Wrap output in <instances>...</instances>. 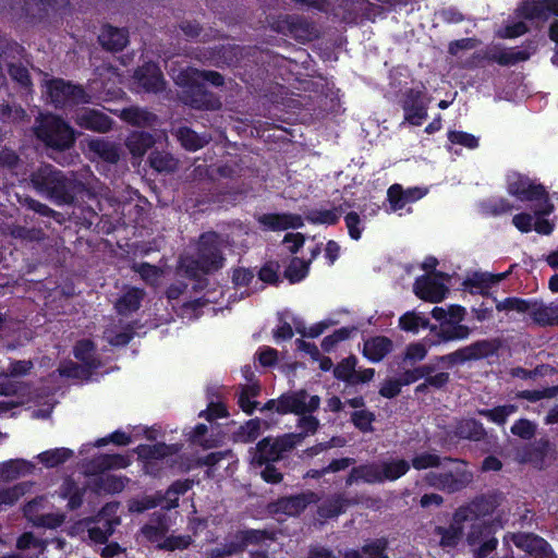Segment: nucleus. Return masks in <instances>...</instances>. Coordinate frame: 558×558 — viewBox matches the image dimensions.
Returning <instances> with one entry per match:
<instances>
[{
    "instance_id": "423d86ee",
    "label": "nucleus",
    "mask_w": 558,
    "mask_h": 558,
    "mask_svg": "<svg viewBox=\"0 0 558 558\" xmlns=\"http://www.w3.org/2000/svg\"><path fill=\"white\" fill-rule=\"evenodd\" d=\"M298 436L284 434L279 437H265L256 445L254 460L259 464L275 462L284 458V456L295 448Z\"/></svg>"
},
{
    "instance_id": "e433bc0d",
    "label": "nucleus",
    "mask_w": 558,
    "mask_h": 558,
    "mask_svg": "<svg viewBox=\"0 0 558 558\" xmlns=\"http://www.w3.org/2000/svg\"><path fill=\"white\" fill-rule=\"evenodd\" d=\"M551 449V444L546 438H541L526 445L521 453V462L541 464Z\"/></svg>"
},
{
    "instance_id": "de8ad7c7",
    "label": "nucleus",
    "mask_w": 558,
    "mask_h": 558,
    "mask_svg": "<svg viewBox=\"0 0 558 558\" xmlns=\"http://www.w3.org/2000/svg\"><path fill=\"white\" fill-rule=\"evenodd\" d=\"M194 481L186 480H178L173 482L169 488L166 490V494L161 496L162 501H167L166 509L177 508L179 506V496L184 495L187 490L193 487Z\"/></svg>"
},
{
    "instance_id": "f257e3e1",
    "label": "nucleus",
    "mask_w": 558,
    "mask_h": 558,
    "mask_svg": "<svg viewBox=\"0 0 558 558\" xmlns=\"http://www.w3.org/2000/svg\"><path fill=\"white\" fill-rule=\"evenodd\" d=\"M34 190L58 205H74L78 197H95L98 180L88 170L63 172L50 163H41L29 174Z\"/></svg>"
},
{
    "instance_id": "0e129e2a",
    "label": "nucleus",
    "mask_w": 558,
    "mask_h": 558,
    "mask_svg": "<svg viewBox=\"0 0 558 558\" xmlns=\"http://www.w3.org/2000/svg\"><path fill=\"white\" fill-rule=\"evenodd\" d=\"M192 544V537L190 535H180L174 536L170 535L165 537V539L156 545V548L159 550H183L186 549Z\"/></svg>"
},
{
    "instance_id": "603ef678",
    "label": "nucleus",
    "mask_w": 558,
    "mask_h": 558,
    "mask_svg": "<svg viewBox=\"0 0 558 558\" xmlns=\"http://www.w3.org/2000/svg\"><path fill=\"white\" fill-rule=\"evenodd\" d=\"M95 344L87 339L77 341L74 347V356L89 368H98L100 363L94 355Z\"/></svg>"
},
{
    "instance_id": "f3484780",
    "label": "nucleus",
    "mask_w": 558,
    "mask_h": 558,
    "mask_svg": "<svg viewBox=\"0 0 558 558\" xmlns=\"http://www.w3.org/2000/svg\"><path fill=\"white\" fill-rule=\"evenodd\" d=\"M404 119L413 125H421L427 118V105L424 101V93L417 89H408L402 101Z\"/></svg>"
},
{
    "instance_id": "e2e57ef3",
    "label": "nucleus",
    "mask_w": 558,
    "mask_h": 558,
    "mask_svg": "<svg viewBox=\"0 0 558 558\" xmlns=\"http://www.w3.org/2000/svg\"><path fill=\"white\" fill-rule=\"evenodd\" d=\"M162 502L161 496H144L129 500L128 508L130 512L142 513L146 510L156 508Z\"/></svg>"
},
{
    "instance_id": "a18cd8bd",
    "label": "nucleus",
    "mask_w": 558,
    "mask_h": 558,
    "mask_svg": "<svg viewBox=\"0 0 558 558\" xmlns=\"http://www.w3.org/2000/svg\"><path fill=\"white\" fill-rule=\"evenodd\" d=\"M144 292L140 289L132 288L121 295L116 302V308L119 314L128 315L138 310Z\"/></svg>"
},
{
    "instance_id": "0eeeda50",
    "label": "nucleus",
    "mask_w": 558,
    "mask_h": 558,
    "mask_svg": "<svg viewBox=\"0 0 558 558\" xmlns=\"http://www.w3.org/2000/svg\"><path fill=\"white\" fill-rule=\"evenodd\" d=\"M508 192L520 199L535 202L534 214L536 216H547L554 209L553 204L549 202L548 194L541 184L534 185L527 180L518 179L509 183Z\"/></svg>"
},
{
    "instance_id": "69168bd1",
    "label": "nucleus",
    "mask_w": 558,
    "mask_h": 558,
    "mask_svg": "<svg viewBox=\"0 0 558 558\" xmlns=\"http://www.w3.org/2000/svg\"><path fill=\"white\" fill-rule=\"evenodd\" d=\"M436 366L432 364H424L412 369H407L400 375L401 383L407 386L421 378H425V375L429 373H435Z\"/></svg>"
},
{
    "instance_id": "5fc2aeb1",
    "label": "nucleus",
    "mask_w": 558,
    "mask_h": 558,
    "mask_svg": "<svg viewBox=\"0 0 558 558\" xmlns=\"http://www.w3.org/2000/svg\"><path fill=\"white\" fill-rule=\"evenodd\" d=\"M342 214L341 207L332 209H312L306 213L305 218L312 223L335 225Z\"/></svg>"
},
{
    "instance_id": "f03ea898",
    "label": "nucleus",
    "mask_w": 558,
    "mask_h": 558,
    "mask_svg": "<svg viewBox=\"0 0 558 558\" xmlns=\"http://www.w3.org/2000/svg\"><path fill=\"white\" fill-rule=\"evenodd\" d=\"M34 133L47 147L59 151L69 149L75 143L74 130L53 114H40L35 121Z\"/></svg>"
},
{
    "instance_id": "1a4fd4ad",
    "label": "nucleus",
    "mask_w": 558,
    "mask_h": 558,
    "mask_svg": "<svg viewBox=\"0 0 558 558\" xmlns=\"http://www.w3.org/2000/svg\"><path fill=\"white\" fill-rule=\"evenodd\" d=\"M320 500L318 494L313 490H304L296 495L286 496L278 498L277 500L267 505L268 513L286 514L290 517H296L301 514L307 506L317 504Z\"/></svg>"
},
{
    "instance_id": "7ed1b4c3",
    "label": "nucleus",
    "mask_w": 558,
    "mask_h": 558,
    "mask_svg": "<svg viewBox=\"0 0 558 558\" xmlns=\"http://www.w3.org/2000/svg\"><path fill=\"white\" fill-rule=\"evenodd\" d=\"M501 345L502 341L498 338L478 340L449 354L437 356L436 360L447 367H453L470 361L492 356L499 351Z\"/></svg>"
},
{
    "instance_id": "79ce46f5",
    "label": "nucleus",
    "mask_w": 558,
    "mask_h": 558,
    "mask_svg": "<svg viewBox=\"0 0 558 558\" xmlns=\"http://www.w3.org/2000/svg\"><path fill=\"white\" fill-rule=\"evenodd\" d=\"M88 148L104 161L116 163L120 159L119 147L112 142L93 140L88 143Z\"/></svg>"
},
{
    "instance_id": "338daca9",
    "label": "nucleus",
    "mask_w": 558,
    "mask_h": 558,
    "mask_svg": "<svg viewBox=\"0 0 558 558\" xmlns=\"http://www.w3.org/2000/svg\"><path fill=\"white\" fill-rule=\"evenodd\" d=\"M558 395V386H551L542 390H522L517 393L518 399H525L530 402H536L542 399H551Z\"/></svg>"
},
{
    "instance_id": "bf43d9fd",
    "label": "nucleus",
    "mask_w": 558,
    "mask_h": 558,
    "mask_svg": "<svg viewBox=\"0 0 558 558\" xmlns=\"http://www.w3.org/2000/svg\"><path fill=\"white\" fill-rule=\"evenodd\" d=\"M310 262H305L299 257H293L289 266L284 270V277L291 282L301 281L308 272Z\"/></svg>"
},
{
    "instance_id": "f8f14e48",
    "label": "nucleus",
    "mask_w": 558,
    "mask_h": 558,
    "mask_svg": "<svg viewBox=\"0 0 558 558\" xmlns=\"http://www.w3.org/2000/svg\"><path fill=\"white\" fill-rule=\"evenodd\" d=\"M466 543L472 547V553L476 558L488 557L498 545L494 536L492 526L485 522L476 521L472 523L466 534Z\"/></svg>"
},
{
    "instance_id": "4468645a",
    "label": "nucleus",
    "mask_w": 558,
    "mask_h": 558,
    "mask_svg": "<svg viewBox=\"0 0 558 558\" xmlns=\"http://www.w3.org/2000/svg\"><path fill=\"white\" fill-rule=\"evenodd\" d=\"M179 98L194 109L215 110L220 106L219 100L199 83L185 82Z\"/></svg>"
},
{
    "instance_id": "6e6552de",
    "label": "nucleus",
    "mask_w": 558,
    "mask_h": 558,
    "mask_svg": "<svg viewBox=\"0 0 558 558\" xmlns=\"http://www.w3.org/2000/svg\"><path fill=\"white\" fill-rule=\"evenodd\" d=\"M48 95L56 107L88 104L93 95L81 85H74L61 78L52 80L48 85Z\"/></svg>"
},
{
    "instance_id": "2f4dec72",
    "label": "nucleus",
    "mask_w": 558,
    "mask_h": 558,
    "mask_svg": "<svg viewBox=\"0 0 558 558\" xmlns=\"http://www.w3.org/2000/svg\"><path fill=\"white\" fill-rule=\"evenodd\" d=\"M239 533L245 549L248 546L262 547L266 545L267 542H275L278 535L277 531L274 529H244L239 530Z\"/></svg>"
},
{
    "instance_id": "cd10ccee",
    "label": "nucleus",
    "mask_w": 558,
    "mask_h": 558,
    "mask_svg": "<svg viewBox=\"0 0 558 558\" xmlns=\"http://www.w3.org/2000/svg\"><path fill=\"white\" fill-rule=\"evenodd\" d=\"M393 348L392 341L384 336L373 337L364 342L363 354L372 362H379L388 355Z\"/></svg>"
},
{
    "instance_id": "412c9836",
    "label": "nucleus",
    "mask_w": 558,
    "mask_h": 558,
    "mask_svg": "<svg viewBox=\"0 0 558 558\" xmlns=\"http://www.w3.org/2000/svg\"><path fill=\"white\" fill-rule=\"evenodd\" d=\"M169 531L168 517L162 511L154 512L148 523L142 529V535L150 543H161Z\"/></svg>"
},
{
    "instance_id": "a878e982",
    "label": "nucleus",
    "mask_w": 558,
    "mask_h": 558,
    "mask_svg": "<svg viewBox=\"0 0 558 558\" xmlns=\"http://www.w3.org/2000/svg\"><path fill=\"white\" fill-rule=\"evenodd\" d=\"M258 222L270 230L296 229L303 226L302 217L294 214H264L259 216Z\"/></svg>"
},
{
    "instance_id": "4c0bfd02",
    "label": "nucleus",
    "mask_w": 558,
    "mask_h": 558,
    "mask_svg": "<svg viewBox=\"0 0 558 558\" xmlns=\"http://www.w3.org/2000/svg\"><path fill=\"white\" fill-rule=\"evenodd\" d=\"M155 140L147 132H132L125 142V145L133 157L141 158L154 145Z\"/></svg>"
},
{
    "instance_id": "aec40b11",
    "label": "nucleus",
    "mask_w": 558,
    "mask_h": 558,
    "mask_svg": "<svg viewBox=\"0 0 558 558\" xmlns=\"http://www.w3.org/2000/svg\"><path fill=\"white\" fill-rule=\"evenodd\" d=\"M131 463L128 456L99 454L86 464V471L90 474H99L110 470L124 469Z\"/></svg>"
},
{
    "instance_id": "c03bdc74",
    "label": "nucleus",
    "mask_w": 558,
    "mask_h": 558,
    "mask_svg": "<svg viewBox=\"0 0 558 558\" xmlns=\"http://www.w3.org/2000/svg\"><path fill=\"white\" fill-rule=\"evenodd\" d=\"M148 161L150 167L158 172H174L179 166V160L170 153L163 150L151 151Z\"/></svg>"
},
{
    "instance_id": "6ab92c4d",
    "label": "nucleus",
    "mask_w": 558,
    "mask_h": 558,
    "mask_svg": "<svg viewBox=\"0 0 558 558\" xmlns=\"http://www.w3.org/2000/svg\"><path fill=\"white\" fill-rule=\"evenodd\" d=\"M74 121L81 128L106 133L111 129L112 120L102 111L89 108H81L75 111Z\"/></svg>"
},
{
    "instance_id": "39448f33",
    "label": "nucleus",
    "mask_w": 558,
    "mask_h": 558,
    "mask_svg": "<svg viewBox=\"0 0 558 558\" xmlns=\"http://www.w3.org/2000/svg\"><path fill=\"white\" fill-rule=\"evenodd\" d=\"M226 242L216 232H206L201 235L197 248L198 258L203 266V274H211L223 266L222 248Z\"/></svg>"
},
{
    "instance_id": "9d476101",
    "label": "nucleus",
    "mask_w": 558,
    "mask_h": 558,
    "mask_svg": "<svg viewBox=\"0 0 558 558\" xmlns=\"http://www.w3.org/2000/svg\"><path fill=\"white\" fill-rule=\"evenodd\" d=\"M502 494L492 493L475 497L466 506H462L456 510V521L465 522L492 514L502 502Z\"/></svg>"
},
{
    "instance_id": "13d9d810",
    "label": "nucleus",
    "mask_w": 558,
    "mask_h": 558,
    "mask_svg": "<svg viewBox=\"0 0 558 558\" xmlns=\"http://www.w3.org/2000/svg\"><path fill=\"white\" fill-rule=\"evenodd\" d=\"M129 480L116 475L101 476L96 482V488L99 493L116 494L124 489Z\"/></svg>"
},
{
    "instance_id": "c85d7f7f",
    "label": "nucleus",
    "mask_w": 558,
    "mask_h": 558,
    "mask_svg": "<svg viewBox=\"0 0 558 558\" xmlns=\"http://www.w3.org/2000/svg\"><path fill=\"white\" fill-rule=\"evenodd\" d=\"M98 39L100 45L110 51H121L129 41L125 29L110 25L104 26Z\"/></svg>"
},
{
    "instance_id": "dca6fc26",
    "label": "nucleus",
    "mask_w": 558,
    "mask_h": 558,
    "mask_svg": "<svg viewBox=\"0 0 558 558\" xmlns=\"http://www.w3.org/2000/svg\"><path fill=\"white\" fill-rule=\"evenodd\" d=\"M356 365L357 359L354 355H350L336 365L333 376L352 386L371 381L375 375V369L357 371Z\"/></svg>"
},
{
    "instance_id": "4d7b16f0",
    "label": "nucleus",
    "mask_w": 558,
    "mask_h": 558,
    "mask_svg": "<svg viewBox=\"0 0 558 558\" xmlns=\"http://www.w3.org/2000/svg\"><path fill=\"white\" fill-rule=\"evenodd\" d=\"M29 482L19 483L14 486L0 489V507L16 502L31 488Z\"/></svg>"
},
{
    "instance_id": "2eb2a0df",
    "label": "nucleus",
    "mask_w": 558,
    "mask_h": 558,
    "mask_svg": "<svg viewBox=\"0 0 558 558\" xmlns=\"http://www.w3.org/2000/svg\"><path fill=\"white\" fill-rule=\"evenodd\" d=\"M241 56L242 49L239 46L227 44L201 50L197 59L213 66L222 68L235 64Z\"/></svg>"
},
{
    "instance_id": "49530a36",
    "label": "nucleus",
    "mask_w": 558,
    "mask_h": 558,
    "mask_svg": "<svg viewBox=\"0 0 558 558\" xmlns=\"http://www.w3.org/2000/svg\"><path fill=\"white\" fill-rule=\"evenodd\" d=\"M74 457L73 450L69 448H56L44 451L38 454L37 459L46 468H57Z\"/></svg>"
},
{
    "instance_id": "c9c22d12",
    "label": "nucleus",
    "mask_w": 558,
    "mask_h": 558,
    "mask_svg": "<svg viewBox=\"0 0 558 558\" xmlns=\"http://www.w3.org/2000/svg\"><path fill=\"white\" fill-rule=\"evenodd\" d=\"M530 315L534 322L542 326H553L558 324V305L532 302Z\"/></svg>"
},
{
    "instance_id": "37998d69",
    "label": "nucleus",
    "mask_w": 558,
    "mask_h": 558,
    "mask_svg": "<svg viewBox=\"0 0 558 558\" xmlns=\"http://www.w3.org/2000/svg\"><path fill=\"white\" fill-rule=\"evenodd\" d=\"M120 507L119 502H108L95 517L86 518L85 522L87 525L104 523L116 527L121 523L120 517L117 514Z\"/></svg>"
},
{
    "instance_id": "5701e85b",
    "label": "nucleus",
    "mask_w": 558,
    "mask_h": 558,
    "mask_svg": "<svg viewBox=\"0 0 558 558\" xmlns=\"http://www.w3.org/2000/svg\"><path fill=\"white\" fill-rule=\"evenodd\" d=\"M427 193L426 189L413 187L403 190L400 184H393L388 189V199L393 210L401 209L405 204L422 198Z\"/></svg>"
},
{
    "instance_id": "473e14b6",
    "label": "nucleus",
    "mask_w": 558,
    "mask_h": 558,
    "mask_svg": "<svg viewBox=\"0 0 558 558\" xmlns=\"http://www.w3.org/2000/svg\"><path fill=\"white\" fill-rule=\"evenodd\" d=\"M351 505V500L342 494H336L327 498L317 508V514L322 519H331L341 514Z\"/></svg>"
},
{
    "instance_id": "a211bd4d",
    "label": "nucleus",
    "mask_w": 558,
    "mask_h": 558,
    "mask_svg": "<svg viewBox=\"0 0 558 558\" xmlns=\"http://www.w3.org/2000/svg\"><path fill=\"white\" fill-rule=\"evenodd\" d=\"M138 88L146 93H160L165 89L166 82L162 72L155 63L148 62L138 68L134 74Z\"/></svg>"
},
{
    "instance_id": "393cba45",
    "label": "nucleus",
    "mask_w": 558,
    "mask_h": 558,
    "mask_svg": "<svg viewBox=\"0 0 558 558\" xmlns=\"http://www.w3.org/2000/svg\"><path fill=\"white\" fill-rule=\"evenodd\" d=\"M118 116L124 122L137 128H149L157 122L155 113L138 106L123 108L119 111Z\"/></svg>"
},
{
    "instance_id": "4be33fe9",
    "label": "nucleus",
    "mask_w": 558,
    "mask_h": 558,
    "mask_svg": "<svg viewBox=\"0 0 558 558\" xmlns=\"http://www.w3.org/2000/svg\"><path fill=\"white\" fill-rule=\"evenodd\" d=\"M414 292L424 301L438 303L444 300L447 288L442 283L423 276L416 279Z\"/></svg>"
},
{
    "instance_id": "774afa93",
    "label": "nucleus",
    "mask_w": 558,
    "mask_h": 558,
    "mask_svg": "<svg viewBox=\"0 0 558 558\" xmlns=\"http://www.w3.org/2000/svg\"><path fill=\"white\" fill-rule=\"evenodd\" d=\"M510 430L514 436H518L524 440H530L536 434V425L530 420L520 418L514 422Z\"/></svg>"
},
{
    "instance_id": "8fccbe9b",
    "label": "nucleus",
    "mask_w": 558,
    "mask_h": 558,
    "mask_svg": "<svg viewBox=\"0 0 558 558\" xmlns=\"http://www.w3.org/2000/svg\"><path fill=\"white\" fill-rule=\"evenodd\" d=\"M463 522L456 521V513L453 514L452 523L448 527L437 526L436 534L440 536V544L445 547H453L458 544L463 534Z\"/></svg>"
},
{
    "instance_id": "bb28decb",
    "label": "nucleus",
    "mask_w": 558,
    "mask_h": 558,
    "mask_svg": "<svg viewBox=\"0 0 558 558\" xmlns=\"http://www.w3.org/2000/svg\"><path fill=\"white\" fill-rule=\"evenodd\" d=\"M182 449L181 444H172L167 445L165 442H157L155 445H140L135 452L138 454V458L149 460V459H167L168 457H172L179 453Z\"/></svg>"
},
{
    "instance_id": "09e8293b",
    "label": "nucleus",
    "mask_w": 558,
    "mask_h": 558,
    "mask_svg": "<svg viewBox=\"0 0 558 558\" xmlns=\"http://www.w3.org/2000/svg\"><path fill=\"white\" fill-rule=\"evenodd\" d=\"M263 424L268 427L266 422L257 417L247 421L234 433V439L243 444L253 442L260 435Z\"/></svg>"
},
{
    "instance_id": "864d4df0",
    "label": "nucleus",
    "mask_w": 558,
    "mask_h": 558,
    "mask_svg": "<svg viewBox=\"0 0 558 558\" xmlns=\"http://www.w3.org/2000/svg\"><path fill=\"white\" fill-rule=\"evenodd\" d=\"M259 392L260 386L257 383H252L241 387L238 402L240 408L246 414H252L254 410L257 408L258 402L252 401L251 399L257 397Z\"/></svg>"
},
{
    "instance_id": "20e7f679",
    "label": "nucleus",
    "mask_w": 558,
    "mask_h": 558,
    "mask_svg": "<svg viewBox=\"0 0 558 558\" xmlns=\"http://www.w3.org/2000/svg\"><path fill=\"white\" fill-rule=\"evenodd\" d=\"M423 481L430 487L453 494L469 486L473 481V473L464 466L458 465L441 472H428Z\"/></svg>"
},
{
    "instance_id": "72a5a7b5",
    "label": "nucleus",
    "mask_w": 558,
    "mask_h": 558,
    "mask_svg": "<svg viewBox=\"0 0 558 558\" xmlns=\"http://www.w3.org/2000/svg\"><path fill=\"white\" fill-rule=\"evenodd\" d=\"M175 137L187 150H197L207 145L211 137L208 134H197L187 126H180L174 132Z\"/></svg>"
},
{
    "instance_id": "7c9ffc66",
    "label": "nucleus",
    "mask_w": 558,
    "mask_h": 558,
    "mask_svg": "<svg viewBox=\"0 0 558 558\" xmlns=\"http://www.w3.org/2000/svg\"><path fill=\"white\" fill-rule=\"evenodd\" d=\"M35 465L23 459H12L0 463V481L9 482L34 471Z\"/></svg>"
},
{
    "instance_id": "58836bf2",
    "label": "nucleus",
    "mask_w": 558,
    "mask_h": 558,
    "mask_svg": "<svg viewBox=\"0 0 558 558\" xmlns=\"http://www.w3.org/2000/svg\"><path fill=\"white\" fill-rule=\"evenodd\" d=\"M517 13L527 20H546L548 17L547 0H525L517 9Z\"/></svg>"
},
{
    "instance_id": "f704fd0d",
    "label": "nucleus",
    "mask_w": 558,
    "mask_h": 558,
    "mask_svg": "<svg viewBox=\"0 0 558 558\" xmlns=\"http://www.w3.org/2000/svg\"><path fill=\"white\" fill-rule=\"evenodd\" d=\"M470 333L471 329L468 326L461 325L460 323H451V320H444L436 331L438 343L463 340L466 339Z\"/></svg>"
},
{
    "instance_id": "ea45409f",
    "label": "nucleus",
    "mask_w": 558,
    "mask_h": 558,
    "mask_svg": "<svg viewBox=\"0 0 558 558\" xmlns=\"http://www.w3.org/2000/svg\"><path fill=\"white\" fill-rule=\"evenodd\" d=\"M381 483L396 481L410 470V463L404 459H391L379 462Z\"/></svg>"
},
{
    "instance_id": "680f3d73",
    "label": "nucleus",
    "mask_w": 558,
    "mask_h": 558,
    "mask_svg": "<svg viewBox=\"0 0 558 558\" xmlns=\"http://www.w3.org/2000/svg\"><path fill=\"white\" fill-rule=\"evenodd\" d=\"M428 319L414 312H407L399 319V327L404 331L417 332L420 327L426 328Z\"/></svg>"
},
{
    "instance_id": "c756f323",
    "label": "nucleus",
    "mask_w": 558,
    "mask_h": 558,
    "mask_svg": "<svg viewBox=\"0 0 558 558\" xmlns=\"http://www.w3.org/2000/svg\"><path fill=\"white\" fill-rule=\"evenodd\" d=\"M387 546L388 541L386 538H376L364 544L361 550H345L343 558H389L385 553Z\"/></svg>"
},
{
    "instance_id": "052dcab7",
    "label": "nucleus",
    "mask_w": 558,
    "mask_h": 558,
    "mask_svg": "<svg viewBox=\"0 0 558 558\" xmlns=\"http://www.w3.org/2000/svg\"><path fill=\"white\" fill-rule=\"evenodd\" d=\"M298 427L301 428V432L292 433L293 436H298V440L295 439V445L301 444L308 435H314L319 427V421L313 415L302 414L299 418Z\"/></svg>"
},
{
    "instance_id": "6e6d98bb",
    "label": "nucleus",
    "mask_w": 558,
    "mask_h": 558,
    "mask_svg": "<svg viewBox=\"0 0 558 558\" xmlns=\"http://www.w3.org/2000/svg\"><path fill=\"white\" fill-rule=\"evenodd\" d=\"M54 0H23L22 12L32 19L44 17Z\"/></svg>"
},
{
    "instance_id": "ddd939ff",
    "label": "nucleus",
    "mask_w": 558,
    "mask_h": 558,
    "mask_svg": "<svg viewBox=\"0 0 558 558\" xmlns=\"http://www.w3.org/2000/svg\"><path fill=\"white\" fill-rule=\"evenodd\" d=\"M504 539L511 541L518 548L535 558H557L550 545L543 537L533 533H507Z\"/></svg>"
},
{
    "instance_id": "9b49d317",
    "label": "nucleus",
    "mask_w": 558,
    "mask_h": 558,
    "mask_svg": "<svg viewBox=\"0 0 558 558\" xmlns=\"http://www.w3.org/2000/svg\"><path fill=\"white\" fill-rule=\"evenodd\" d=\"M320 404L318 396H311L305 389L283 393L278 399L279 414L294 413L298 415L315 412Z\"/></svg>"
},
{
    "instance_id": "3c124183",
    "label": "nucleus",
    "mask_w": 558,
    "mask_h": 558,
    "mask_svg": "<svg viewBox=\"0 0 558 558\" xmlns=\"http://www.w3.org/2000/svg\"><path fill=\"white\" fill-rule=\"evenodd\" d=\"M518 410L519 407L517 404L509 403L498 405L493 409H480L477 410V414L498 425H504L507 422V418L514 414Z\"/></svg>"
},
{
    "instance_id": "b1692460",
    "label": "nucleus",
    "mask_w": 558,
    "mask_h": 558,
    "mask_svg": "<svg viewBox=\"0 0 558 558\" xmlns=\"http://www.w3.org/2000/svg\"><path fill=\"white\" fill-rule=\"evenodd\" d=\"M453 434L460 439L471 441H487L488 433L483 424L475 418H463L454 426Z\"/></svg>"
},
{
    "instance_id": "a19ab883",
    "label": "nucleus",
    "mask_w": 558,
    "mask_h": 558,
    "mask_svg": "<svg viewBox=\"0 0 558 558\" xmlns=\"http://www.w3.org/2000/svg\"><path fill=\"white\" fill-rule=\"evenodd\" d=\"M177 28L187 40L206 43L214 38L213 32L205 31L196 21L184 20L178 23Z\"/></svg>"
}]
</instances>
